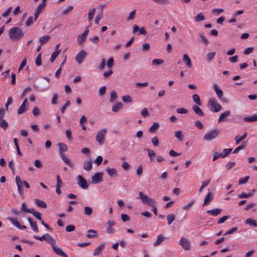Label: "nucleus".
Segmentation results:
<instances>
[{
	"label": "nucleus",
	"mask_w": 257,
	"mask_h": 257,
	"mask_svg": "<svg viewBox=\"0 0 257 257\" xmlns=\"http://www.w3.org/2000/svg\"><path fill=\"white\" fill-rule=\"evenodd\" d=\"M59 147L60 155L61 156V159L67 165H68L70 168H73L74 167L73 162L70 161L66 156L63 153L64 152H66L67 151V146L63 143H59L58 145Z\"/></svg>",
	"instance_id": "nucleus-1"
},
{
	"label": "nucleus",
	"mask_w": 257,
	"mask_h": 257,
	"mask_svg": "<svg viewBox=\"0 0 257 257\" xmlns=\"http://www.w3.org/2000/svg\"><path fill=\"white\" fill-rule=\"evenodd\" d=\"M9 36L11 40H16L21 39L24 36V33L19 27H13L9 31Z\"/></svg>",
	"instance_id": "nucleus-2"
},
{
	"label": "nucleus",
	"mask_w": 257,
	"mask_h": 257,
	"mask_svg": "<svg viewBox=\"0 0 257 257\" xmlns=\"http://www.w3.org/2000/svg\"><path fill=\"white\" fill-rule=\"evenodd\" d=\"M208 106L210 110L213 112H217L222 109L221 105L217 102V100L213 97L209 99Z\"/></svg>",
	"instance_id": "nucleus-3"
},
{
	"label": "nucleus",
	"mask_w": 257,
	"mask_h": 257,
	"mask_svg": "<svg viewBox=\"0 0 257 257\" xmlns=\"http://www.w3.org/2000/svg\"><path fill=\"white\" fill-rule=\"evenodd\" d=\"M106 133L107 130L105 128L101 129L96 133L95 139L100 145L104 144Z\"/></svg>",
	"instance_id": "nucleus-4"
},
{
	"label": "nucleus",
	"mask_w": 257,
	"mask_h": 257,
	"mask_svg": "<svg viewBox=\"0 0 257 257\" xmlns=\"http://www.w3.org/2000/svg\"><path fill=\"white\" fill-rule=\"evenodd\" d=\"M139 196L138 198L141 200L142 203L149 206L153 205V204L155 202L153 198L149 197L142 192L139 193Z\"/></svg>",
	"instance_id": "nucleus-5"
},
{
	"label": "nucleus",
	"mask_w": 257,
	"mask_h": 257,
	"mask_svg": "<svg viewBox=\"0 0 257 257\" xmlns=\"http://www.w3.org/2000/svg\"><path fill=\"white\" fill-rule=\"evenodd\" d=\"M219 133L220 131L219 130H213L210 131L204 135L203 139L206 141H211L215 139Z\"/></svg>",
	"instance_id": "nucleus-6"
},
{
	"label": "nucleus",
	"mask_w": 257,
	"mask_h": 257,
	"mask_svg": "<svg viewBox=\"0 0 257 257\" xmlns=\"http://www.w3.org/2000/svg\"><path fill=\"white\" fill-rule=\"evenodd\" d=\"M35 238L39 240H45L50 244H53L54 242H56V241L54 238L51 236L49 234H46L41 237L35 236Z\"/></svg>",
	"instance_id": "nucleus-7"
},
{
	"label": "nucleus",
	"mask_w": 257,
	"mask_h": 257,
	"mask_svg": "<svg viewBox=\"0 0 257 257\" xmlns=\"http://www.w3.org/2000/svg\"><path fill=\"white\" fill-rule=\"evenodd\" d=\"M51 245H52L53 250L56 254L62 257H67V255L64 252L62 248L56 245V242Z\"/></svg>",
	"instance_id": "nucleus-8"
},
{
	"label": "nucleus",
	"mask_w": 257,
	"mask_h": 257,
	"mask_svg": "<svg viewBox=\"0 0 257 257\" xmlns=\"http://www.w3.org/2000/svg\"><path fill=\"white\" fill-rule=\"evenodd\" d=\"M179 243L185 250H189L191 248L190 241L186 238L181 237Z\"/></svg>",
	"instance_id": "nucleus-9"
},
{
	"label": "nucleus",
	"mask_w": 257,
	"mask_h": 257,
	"mask_svg": "<svg viewBox=\"0 0 257 257\" xmlns=\"http://www.w3.org/2000/svg\"><path fill=\"white\" fill-rule=\"evenodd\" d=\"M102 175L103 173L101 172L96 173L93 176L91 177V182L92 184H98L102 180Z\"/></svg>",
	"instance_id": "nucleus-10"
},
{
	"label": "nucleus",
	"mask_w": 257,
	"mask_h": 257,
	"mask_svg": "<svg viewBox=\"0 0 257 257\" xmlns=\"http://www.w3.org/2000/svg\"><path fill=\"white\" fill-rule=\"evenodd\" d=\"M88 33L89 30L86 29L83 34L77 36V40L79 45H81L85 41Z\"/></svg>",
	"instance_id": "nucleus-11"
},
{
	"label": "nucleus",
	"mask_w": 257,
	"mask_h": 257,
	"mask_svg": "<svg viewBox=\"0 0 257 257\" xmlns=\"http://www.w3.org/2000/svg\"><path fill=\"white\" fill-rule=\"evenodd\" d=\"M78 185L82 189H86L88 188V185L86 180L81 175L77 177Z\"/></svg>",
	"instance_id": "nucleus-12"
},
{
	"label": "nucleus",
	"mask_w": 257,
	"mask_h": 257,
	"mask_svg": "<svg viewBox=\"0 0 257 257\" xmlns=\"http://www.w3.org/2000/svg\"><path fill=\"white\" fill-rule=\"evenodd\" d=\"M86 53L84 50H82L76 55L75 59L78 63L80 64L82 62L83 59L86 57Z\"/></svg>",
	"instance_id": "nucleus-13"
},
{
	"label": "nucleus",
	"mask_w": 257,
	"mask_h": 257,
	"mask_svg": "<svg viewBox=\"0 0 257 257\" xmlns=\"http://www.w3.org/2000/svg\"><path fill=\"white\" fill-rule=\"evenodd\" d=\"M16 182L18 187V191L20 194L23 192V182L22 181L20 177L19 176L16 177Z\"/></svg>",
	"instance_id": "nucleus-14"
},
{
	"label": "nucleus",
	"mask_w": 257,
	"mask_h": 257,
	"mask_svg": "<svg viewBox=\"0 0 257 257\" xmlns=\"http://www.w3.org/2000/svg\"><path fill=\"white\" fill-rule=\"evenodd\" d=\"M27 101H28L27 98H25L24 99V100L23 101L22 104H21L20 108L18 110V113L19 114H21L23 113L24 112H25L27 110V108H26V104L27 103Z\"/></svg>",
	"instance_id": "nucleus-15"
},
{
	"label": "nucleus",
	"mask_w": 257,
	"mask_h": 257,
	"mask_svg": "<svg viewBox=\"0 0 257 257\" xmlns=\"http://www.w3.org/2000/svg\"><path fill=\"white\" fill-rule=\"evenodd\" d=\"M213 199V194L211 192H209L204 199L203 205L204 206L208 205Z\"/></svg>",
	"instance_id": "nucleus-16"
},
{
	"label": "nucleus",
	"mask_w": 257,
	"mask_h": 257,
	"mask_svg": "<svg viewBox=\"0 0 257 257\" xmlns=\"http://www.w3.org/2000/svg\"><path fill=\"white\" fill-rule=\"evenodd\" d=\"M183 61L185 63L187 67L188 68L192 67L191 60L187 54H185L183 55Z\"/></svg>",
	"instance_id": "nucleus-17"
},
{
	"label": "nucleus",
	"mask_w": 257,
	"mask_h": 257,
	"mask_svg": "<svg viewBox=\"0 0 257 257\" xmlns=\"http://www.w3.org/2000/svg\"><path fill=\"white\" fill-rule=\"evenodd\" d=\"M122 108V103L120 102H116L112 107V111L114 112H117Z\"/></svg>",
	"instance_id": "nucleus-18"
},
{
	"label": "nucleus",
	"mask_w": 257,
	"mask_h": 257,
	"mask_svg": "<svg viewBox=\"0 0 257 257\" xmlns=\"http://www.w3.org/2000/svg\"><path fill=\"white\" fill-rule=\"evenodd\" d=\"M92 168V161L91 159H89L85 161L83 164V168L86 171H89Z\"/></svg>",
	"instance_id": "nucleus-19"
},
{
	"label": "nucleus",
	"mask_w": 257,
	"mask_h": 257,
	"mask_svg": "<svg viewBox=\"0 0 257 257\" xmlns=\"http://www.w3.org/2000/svg\"><path fill=\"white\" fill-rule=\"evenodd\" d=\"M230 111L229 110H226L222 113L219 116L218 122L219 123L224 121L225 118L227 117L230 115Z\"/></svg>",
	"instance_id": "nucleus-20"
},
{
	"label": "nucleus",
	"mask_w": 257,
	"mask_h": 257,
	"mask_svg": "<svg viewBox=\"0 0 257 257\" xmlns=\"http://www.w3.org/2000/svg\"><path fill=\"white\" fill-rule=\"evenodd\" d=\"M214 90L215 91L218 98H221L223 96V91L220 89L217 84H215L213 86Z\"/></svg>",
	"instance_id": "nucleus-21"
},
{
	"label": "nucleus",
	"mask_w": 257,
	"mask_h": 257,
	"mask_svg": "<svg viewBox=\"0 0 257 257\" xmlns=\"http://www.w3.org/2000/svg\"><path fill=\"white\" fill-rule=\"evenodd\" d=\"M105 243H103L100 244L97 247H96L94 250L93 253V255L94 256H97L101 253V251L103 249L105 246Z\"/></svg>",
	"instance_id": "nucleus-22"
},
{
	"label": "nucleus",
	"mask_w": 257,
	"mask_h": 257,
	"mask_svg": "<svg viewBox=\"0 0 257 257\" xmlns=\"http://www.w3.org/2000/svg\"><path fill=\"white\" fill-rule=\"evenodd\" d=\"M106 171L110 177H113L117 176V171L115 168L107 167L106 168Z\"/></svg>",
	"instance_id": "nucleus-23"
},
{
	"label": "nucleus",
	"mask_w": 257,
	"mask_h": 257,
	"mask_svg": "<svg viewBox=\"0 0 257 257\" xmlns=\"http://www.w3.org/2000/svg\"><path fill=\"white\" fill-rule=\"evenodd\" d=\"M166 237L163 234H159L156 241L154 243V246H156L160 244L165 239Z\"/></svg>",
	"instance_id": "nucleus-24"
},
{
	"label": "nucleus",
	"mask_w": 257,
	"mask_h": 257,
	"mask_svg": "<svg viewBox=\"0 0 257 257\" xmlns=\"http://www.w3.org/2000/svg\"><path fill=\"white\" fill-rule=\"evenodd\" d=\"M45 8V6L42 5V4H39V5L37 7L36 12L34 14L35 18L34 20H36L38 17V16L41 13L42 10Z\"/></svg>",
	"instance_id": "nucleus-25"
},
{
	"label": "nucleus",
	"mask_w": 257,
	"mask_h": 257,
	"mask_svg": "<svg viewBox=\"0 0 257 257\" xmlns=\"http://www.w3.org/2000/svg\"><path fill=\"white\" fill-rule=\"evenodd\" d=\"M50 39L51 37L49 35L43 36L39 38V42L41 45H43L47 43Z\"/></svg>",
	"instance_id": "nucleus-26"
},
{
	"label": "nucleus",
	"mask_w": 257,
	"mask_h": 257,
	"mask_svg": "<svg viewBox=\"0 0 257 257\" xmlns=\"http://www.w3.org/2000/svg\"><path fill=\"white\" fill-rule=\"evenodd\" d=\"M193 110L195 112V113L200 116H203L204 113L202 109L197 105H194L192 106Z\"/></svg>",
	"instance_id": "nucleus-27"
},
{
	"label": "nucleus",
	"mask_w": 257,
	"mask_h": 257,
	"mask_svg": "<svg viewBox=\"0 0 257 257\" xmlns=\"http://www.w3.org/2000/svg\"><path fill=\"white\" fill-rule=\"evenodd\" d=\"M243 120L246 122H254L257 121V114L253 115L250 116H246L243 118Z\"/></svg>",
	"instance_id": "nucleus-28"
},
{
	"label": "nucleus",
	"mask_w": 257,
	"mask_h": 257,
	"mask_svg": "<svg viewBox=\"0 0 257 257\" xmlns=\"http://www.w3.org/2000/svg\"><path fill=\"white\" fill-rule=\"evenodd\" d=\"M28 221H29V223H30V224L32 229L34 231H35L36 232H38V228L37 227V225L36 222H33L32 221V220L30 218H29L28 219Z\"/></svg>",
	"instance_id": "nucleus-29"
},
{
	"label": "nucleus",
	"mask_w": 257,
	"mask_h": 257,
	"mask_svg": "<svg viewBox=\"0 0 257 257\" xmlns=\"http://www.w3.org/2000/svg\"><path fill=\"white\" fill-rule=\"evenodd\" d=\"M159 124L158 122H154L149 128V132L151 133H155L159 127Z\"/></svg>",
	"instance_id": "nucleus-30"
},
{
	"label": "nucleus",
	"mask_w": 257,
	"mask_h": 257,
	"mask_svg": "<svg viewBox=\"0 0 257 257\" xmlns=\"http://www.w3.org/2000/svg\"><path fill=\"white\" fill-rule=\"evenodd\" d=\"M97 235V231L95 230H89L87 231V234L86 235L88 238H92L96 237Z\"/></svg>",
	"instance_id": "nucleus-31"
},
{
	"label": "nucleus",
	"mask_w": 257,
	"mask_h": 257,
	"mask_svg": "<svg viewBox=\"0 0 257 257\" xmlns=\"http://www.w3.org/2000/svg\"><path fill=\"white\" fill-rule=\"evenodd\" d=\"M221 211V209H215L213 210H209L207 211V213L211 214L212 216H215L218 215Z\"/></svg>",
	"instance_id": "nucleus-32"
},
{
	"label": "nucleus",
	"mask_w": 257,
	"mask_h": 257,
	"mask_svg": "<svg viewBox=\"0 0 257 257\" xmlns=\"http://www.w3.org/2000/svg\"><path fill=\"white\" fill-rule=\"evenodd\" d=\"M245 223L249 225L250 226H253L257 227V223L256 222L255 220L253 219L252 218H247L245 220Z\"/></svg>",
	"instance_id": "nucleus-33"
},
{
	"label": "nucleus",
	"mask_w": 257,
	"mask_h": 257,
	"mask_svg": "<svg viewBox=\"0 0 257 257\" xmlns=\"http://www.w3.org/2000/svg\"><path fill=\"white\" fill-rule=\"evenodd\" d=\"M166 218L168 221V224L170 225L175 220L176 217L174 214L171 213L168 214Z\"/></svg>",
	"instance_id": "nucleus-34"
},
{
	"label": "nucleus",
	"mask_w": 257,
	"mask_h": 257,
	"mask_svg": "<svg viewBox=\"0 0 257 257\" xmlns=\"http://www.w3.org/2000/svg\"><path fill=\"white\" fill-rule=\"evenodd\" d=\"M175 137L177 138V139L180 142H182L184 139V136L182 134V132L180 130L178 131L175 133Z\"/></svg>",
	"instance_id": "nucleus-35"
},
{
	"label": "nucleus",
	"mask_w": 257,
	"mask_h": 257,
	"mask_svg": "<svg viewBox=\"0 0 257 257\" xmlns=\"http://www.w3.org/2000/svg\"><path fill=\"white\" fill-rule=\"evenodd\" d=\"M35 203L37 204V205L39 207H42L43 208H45L47 207V204H46V203L44 201H43L42 200H39L38 199H35Z\"/></svg>",
	"instance_id": "nucleus-36"
},
{
	"label": "nucleus",
	"mask_w": 257,
	"mask_h": 257,
	"mask_svg": "<svg viewBox=\"0 0 257 257\" xmlns=\"http://www.w3.org/2000/svg\"><path fill=\"white\" fill-rule=\"evenodd\" d=\"M21 210L26 213H31L33 209H29L27 208V205L25 202L22 203L21 206Z\"/></svg>",
	"instance_id": "nucleus-37"
},
{
	"label": "nucleus",
	"mask_w": 257,
	"mask_h": 257,
	"mask_svg": "<svg viewBox=\"0 0 257 257\" xmlns=\"http://www.w3.org/2000/svg\"><path fill=\"white\" fill-rule=\"evenodd\" d=\"M154 2H155L156 4H158L159 5H164L166 6L170 4V1L169 0H152Z\"/></svg>",
	"instance_id": "nucleus-38"
},
{
	"label": "nucleus",
	"mask_w": 257,
	"mask_h": 257,
	"mask_svg": "<svg viewBox=\"0 0 257 257\" xmlns=\"http://www.w3.org/2000/svg\"><path fill=\"white\" fill-rule=\"evenodd\" d=\"M117 94L115 90H112L110 92V98L109 101L110 102H113L117 98Z\"/></svg>",
	"instance_id": "nucleus-39"
},
{
	"label": "nucleus",
	"mask_w": 257,
	"mask_h": 257,
	"mask_svg": "<svg viewBox=\"0 0 257 257\" xmlns=\"http://www.w3.org/2000/svg\"><path fill=\"white\" fill-rule=\"evenodd\" d=\"M247 143L246 142H243L242 144L237 148H236L234 151L233 153H237L239 151L242 150L245 148Z\"/></svg>",
	"instance_id": "nucleus-40"
},
{
	"label": "nucleus",
	"mask_w": 257,
	"mask_h": 257,
	"mask_svg": "<svg viewBox=\"0 0 257 257\" xmlns=\"http://www.w3.org/2000/svg\"><path fill=\"white\" fill-rule=\"evenodd\" d=\"M92 212L93 209L91 207L88 206L84 207V213L85 215L89 216L92 214Z\"/></svg>",
	"instance_id": "nucleus-41"
},
{
	"label": "nucleus",
	"mask_w": 257,
	"mask_h": 257,
	"mask_svg": "<svg viewBox=\"0 0 257 257\" xmlns=\"http://www.w3.org/2000/svg\"><path fill=\"white\" fill-rule=\"evenodd\" d=\"M192 98L193 101L198 105H201V102L200 97L198 94H195L193 95Z\"/></svg>",
	"instance_id": "nucleus-42"
},
{
	"label": "nucleus",
	"mask_w": 257,
	"mask_h": 257,
	"mask_svg": "<svg viewBox=\"0 0 257 257\" xmlns=\"http://www.w3.org/2000/svg\"><path fill=\"white\" fill-rule=\"evenodd\" d=\"M232 149H224L221 153L222 158L227 157L231 152Z\"/></svg>",
	"instance_id": "nucleus-43"
},
{
	"label": "nucleus",
	"mask_w": 257,
	"mask_h": 257,
	"mask_svg": "<svg viewBox=\"0 0 257 257\" xmlns=\"http://www.w3.org/2000/svg\"><path fill=\"white\" fill-rule=\"evenodd\" d=\"M8 126V122L3 118L0 119V127L6 130Z\"/></svg>",
	"instance_id": "nucleus-44"
},
{
	"label": "nucleus",
	"mask_w": 257,
	"mask_h": 257,
	"mask_svg": "<svg viewBox=\"0 0 257 257\" xmlns=\"http://www.w3.org/2000/svg\"><path fill=\"white\" fill-rule=\"evenodd\" d=\"M122 100L125 103H131L133 101L132 98L128 95L123 96L122 97Z\"/></svg>",
	"instance_id": "nucleus-45"
},
{
	"label": "nucleus",
	"mask_w": 257,
	"mask_h": 257,
	"mask_svg": "<svg viewBox=\"0 0 257 257\" xmlns=\"http://www.w3.org/2000/svg\"><path fill=\"white\" fill-rule=\"evenodd\" d=\"M205 20V17L202 13H199L195 18L196 22H200Z\"/></svg>",
	"instance_id": "nucleus-46"
},
{
	"label": "nucleus",
	"mask_w": 257,
	"mask_h": 257,
	"mask_svg": "<svg viewBox=\"0 0 257 257\" xmlns=\"http://www.w3.org/2000/svg\"><path fill=\"white\" fill-rule=\"evenodd\" d=\"M164 63V60L161 59H155L152 61V64L153 65H159Z\"/></svg>",
	"instance_id": "nucleus-47"
},
{
	"label": "nucleus",
	"mask_w": 257,
	"mask_h": 257,
	"mask_svg": "<svg viewBox=\"0 0 257 257\" xmlns=\"http://www.w3.org/2000/svg\"><path fill=\"white\" fill-rule=\"evenodd\" d=\"M60 51L61 50H55V51L52 54L50 59V61L51 62H53L54 61V60L57 57Z\"/></svg>",
	"instance_id": "nucleus-48"
},
{
	"label": "nucleus",
	"mask_w": 257,
	"mask_h": 257,
	"mask_svg": "<svg viewBox=\"0 0 257 257\" xmlns=\"http://www.w3.org/2000/svg\"><path fill=\"white\" fill-rule=\"evenodd\" d=\"M8 219L10 220L13 223V224L16 226L17 228L20 227V223L16 219L12 217H8Z\"/></svg>",
	"instance_id": "nucleus-49"
},
{
	"label": "nucleus",
	"mask_w": 257,
	"mask_h": 257,
	"mask_svg": "<svg viewBox=\"0 0 257 257\" xmlns=\"http://www.w3.org/2000/svg\"><path fill=\"white\" fill-rule=\"evenodd\" d=\"M121 166L123 169L125 171H127L131 168L130 165L126 162H123L121 164Z\"/></svg>",
	"instance_id": "nucleus-50"
},
{
	"label": "nucleus",
	"mask_w": 257,
	"mask_h": 257,
	"mask_svg": "<svg viewBox=\"0 0 257 257\" xmlns=\"http://www.w3.org/2000/svg\"><path fill=\"white\" fill-rule=\"evenodd\" d=\"M95 12V9H93L89 11L88 15V21L90 22L93 18Z\"/></svg>",
	"instance_id": "nucleus-51"
},
{
	"label": "nucleus",
	"mask_w": 257,
	"mask_h": 257,
	"mask_svg": "<svg viewBox=\"0 0 257 257\" xmlns=\"http://www.w3.org/2000/svg\"><path fill=\"white\" fill-rule=\"evenodd\" d=\"M27 64V58H25L22 63H21L20 65L19 66V67L18 68V71L20 72L24 67L26 66Z\"/></svg>",
	"instance_id": "nucleus-52"
},
{
	"label": "nucleus",
	"mask_w": 257,
	"mask_h": 257,
	"mask_svg": "<svg viewBox=\"0 0 257 257\" xmlns=\"http://www.w3.org/2000/svg\"><path fill=\"white\" fill-rule=\"evenodd\" d=\"M103 17V14L102 12H100V13L98 14L96 17H95V22L96 25H98L99 24V22L100 20H101Z\"/></svg>",
	"instance_id": "nucleus-53"
},
{
	"label": "nucleus",
	"mask_w": 257,
	"mask_h": 257,
	"mask_svg": "<svg viewBox=\"0 0 257 257\" xmlns=\"http://www.w3.org/2000/svg\"><path fill=\"white\" fill-rule=\"evenodd\" d=\"M215 54L216 53L215 52L207 53L206 55L207 60L208 61H211L214 57Z\"/></svg>",
	"instance_id": "nucleus-54"
},
{
	"label": "nucleus",
	"mask_w": 257,
	"mask_h": 257,
	"mask_svg": "<svg viewBox=\"0 0 257 257\" xmlns=\"http://www.w3.org/2000/svg\"><path fill=\"white\" fill-rule=\"evenodd\" d=\"M31 213L37 218L39 220H41V215L40 212L36 211L33 209Z\"/></svg>",
	"instance_id": "nucleus-55"
},
{
	"label": "nucleus",
	"mask_w": 257,
	"mask_h": 257,
	"mask_svg": "<svg viewBox=\"0 0 257 257\" xmlns=\"http://www.w3.org/2000/svg\"><path fill=\"white\" fill-rule=\"evenodd\" d=\"M200 37L201 39V40L203 43L205 44V45H207L208 44V40L207 39V38L205 37L204 34L202 32L200 33L199 34Z\"/></svg>",
	"instance_id": "nucleus-56"
},
{
	"label": "nucleus",
	"mask_w": 257,
	"mask_h": 257,
	"mask_svg": "<svg viewBox=\"0 0 257 257\" xmlns=\"http://www.w3.org/2000/svg\"><path fill=\"white\" fill-rule=\"evenodd\" d=\"M147 151L150 160H152L153 158L156 156L155 153L153 150L150 149H148Z\"/></svg>",
	"instance_id": "nucleus-57"
},
{
	"label": "nucleus",
	"mask_w": 257,
	"mask_h": 257,
	"mask_svg": "<svg viewBox=\"0 0 257 257\" xmlns=\"http://www.w3.org/2000/svg\"><path fill=\"white\" fill-rule=\"evenodd\" d=\"M249 178V176H246L245 177H244L243 178L239 179V182H238L239 185H242V184L246 183L247 182Z\"/></svg>",
	"instance_id": "nucleus-58"
},
{
	"label": "nucleus",
	"mask_w": 257,
	"mask_h": 257,
	"mask_svg": "<svg viewBox=\"0 0 257 257\" xmlns=\"http://www.w3.org/2000/svg\"><path fill=\"white\" fill-rule=\"evenodd\" d=\"M36 64L37 66H40L41 65L42 61H41V53H39L38 55L37 56L36 59Z\"/></svg>",
	"instance_id": "nucleus-59"
},
{
	"label": "nucleus",
	"mask_w": 257,
	"mask_h": 257,
	"mask_svg": "<svg viewBox=\"0 0 257 257\" xmlns=\"http://www.w3.org/2000/svg\"><path fill=\"white\" fill-rule=\"evenodd\" d=\"M136 14V10H134L130 13L128 16L127 18V21H130L135 18V16Z\"/></svg>",
	"instance_id": "nucleus-60"
},
{
	"label": "nucleus",
	"mask_w": 257,
	"mask_h": 257,
	"mask_svg": "<svg viewBox=\"0 0 257 257\" xmlns=\"http://www.w3.org/2000/svg\"><path fill=\"white\" fill-rule=\"evenodd\" d=\"M32 91V88L31 87H28L27 88H26L24 91H23L22 94H21V97L22 98H23L26 94V93L27 92H30Z\"/></svg>",
	"instance_id": "nucleus-61"
},
{
	"label": "nucleus",
	"mask_w": 257,
	"mask_h": 257,
	"mask_svg": "<svg viewBox=\"0 0 257 257\" xmlns=\"http://www.w3.org/2000/svg\"><path fill=\"white\" fill-rule=\"evenodd\" d=\"M34 19L32 17H30L26 22V25L27 26H30L32 25L34 21Z\"/></svg>",
	"instance_id": "nucleus-62"
},
{
	"label": "nucleus",
	"mask_w": 257,
	"mask_h": 257,
	"mask_svg": "<svg viewBox=\"0 0 257 257\" xmlns=\"http://www.w3.org/2000/svg\"><path fill=\"white\" fill-rule=\"evenodd\" d=\"M141 114L144 117H146L149 115V112L146 108H143L141 111Z\"/></svg>",
	"instance_id": "nucleus-63"
},
{
	"label": "nucleus",
	"mask_w": 257,
	"mask_h": 257,
	"mask_svg": "<svg viewBox=\"0 0 257 257\" xmlns=\"http://www.w3.org/2000/svg\"><path fill=\"white\" fill-rule=\"evenodd\" d=\"M152 143L155 147H158L159 144V141L157 137H155L152 139Z\"/></svg>",
	"instance_id": "nucleus-64"
}]
</instances>
